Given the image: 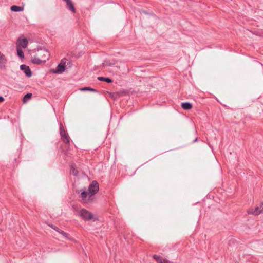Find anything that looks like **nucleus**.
Listing matches in <instances>:
<instances>
[{
    "instance_id": "nucleus-14",
    "label": "nucleus",
    "mask_w": 263,
    "mask_h": 263,
    "mask_svg": "<svg viewBox=\"0 0 263 263\" xmlns=\"http://www.w3.org/2000/svg\"><path fill=\"white\" fill-rule=\"evenodd\" d=\"M7 60L4 55L0 57V69H5L6 67Z\"/></svg>"
},
{
    "instance_id": "nucleus-17",
    "label": "nucleus",
    "mask_w": 263,
    "mask_h": 263,
    "mask_svg": "<svg viewBox=\"0 0 263 263\" xmlns=\"http://www.w3.org/2000/svg\"><path fill=\"white\" fill-rule=\"evenodd\" d=\"M55 231L58 232V233H59L60 234H61V235H62L64 237L67 238H69L68 237V236H69V234L65 232L64 231L61 230V229H60L59 228H58L57 227H55V228L54 229V230Z\"/></svg>"
},
{
    "instance_id": "nucleus-18",
    "label": "nucleus",
    "mask_w": 263,
    "mask_h": 263,
    "mask_svg": "<svg viewBox=\"0 0 263 263\" xmlns=\"http://www.w3.org/2000/svg\"><path fill=\"white\" fill-rule=\"evenodd\" d=\"M16 50L17 56L21 59H23L24 58V54L23 51L20 48V47L18 46H17L16 47Z\"/></svg>"
},
{
    "instance_id": "nucleus-33",
    "label": "nucleus",
    "mask_w": 263,
    "mask_h": 263,
    "mask_svg": "<svg viewBox=\"0 0 263 263\" xmlns=\"http://www.w3.org/2000/svg\"><path fill=\"white\" fill-rule=\"evenodd\" d=\"M142 12L145 14H147V13L145 11H142Z\"/></svg>"
},
{
    "instance_id": "nucleus-1",
    "label": "nucleus",
    "mask_w": 263,
    "mask_h": 263,
    "mask_svg": "<svg viewBox=\"0 0 263 263\" xmlns=\"http://www.w3.org/2000/svg\"><path fill=\"white\" fill-rule=\"evenodd\" d=\"M99 190V183L96 180L92 181L89 185L88 191L82 189L81 191V197L84 203H92L95 200V195Z\"/></svg>"
},
{
    "instance_id": "nucleus-3",
    "label": "nucleus",
    "mask_w": 263,
    "mask_h": 263,
    "mask_svg": "<svg viewBox=\"0 0 263 263\" xmlns=\"http://www.w3.org/2000/svg\"><path fill=\"white\" fill-rule=\"evenodd\" d=\"M42 52L44 53V57H42V58L40 59L39 57H35L33 59H32L31 62L32 63L37 65H41L43 63H45L47 60H48L49 57V51L45 49H43L42 50Z\"/></svg>"
},
{
    "instance_id": "nucleus-20",
    "label": "nucleus",
    "mask_w": 263,
    "mask_h": 263,
    "mask_svg": "<svg viewBox=\"0 0 263 263\" xmlns=\"http://www.w3.org/2000/svg\"><path fill=\"white\" fill-rule=\"evenodd\" d=\"M81 91H96V90L91 88L90 87H85L79 89Z\"/></svg>"
},
{
    "instance_id": "nucleus-26",
    "label": "nucleus",
    "mask_w": 263,
    "mask_h": 263,
    "mask_svg": "<svg viewBox=\"0 0 263 263\" xmlns=\"http://www.w3.org/2000/svg\"><path fill=\"white\" fill-rule=\"evenodd\" d=\"M160 263H176V262H173L172 261H170L169 260L167 259H165L163 262H160Z\"/></svg>"
},
{
    "instance_id": "nucleus-23",
    "label": "nucleus",
    "mask_w": 263,
    "mask_h": 263,
    "mask_svg": "<svg viewBox=\"0 0 263 263\" xmlns=\"http://www.w3.org/2000/svg\"><path fill=\"white\" fill-rule=\"evenodd\" d=\"M253 208H250L248 210V213L249 214H252L255 215V212H254Z\"/></svg>"
},
{
    "instance_id": "nucleus-32",
    "label": "nucleus",
    "mask_w": 263,
    "mask_h": 263,
    "mask_svg": "<svg viewBox=\"0 0 263 263\" xmlns=\"http://www.w3.org/2000/svg\"><path fill=\"white\" fill-rule=\"evenodd\" d=\"M13 160H14V161L16 162V160H17V158L16 157H14L13 158Z\"/></svg>"
},
{
    "instance_id": "nucleus-25",
    "label": "nucleus",
    "mask_w": 263,
    "mask_h": 263,
    "mask_svg": "<svg viewBox=\"0 0 263 263\" xmlns=\"http://www.w3.org/2000/svg\"><path fill=\"white\" fill-rule=\"evenodd\" d=\"M150 81L152 82H157L158 81L159 82L161 80L160 79H157V78H156L155 77H152L151 78Z\"/></svg>"
},
{
    "instance_id": "nucleus-34",
    "label": "nucleus",
    "mask_w": 263,
    "mask_h": 263,
    "mask_svg": "<svg viewBox=\"0 0 263 263\" xmlns=\"http://www.w3.org/2000/svg\"><path fill=\"white\" fill-rule=\"evenodd\" d=\"M4 55V54H3L1 52H0V57H1V56H3Z\"/></svg>"
},
{
    "instance_id": "nucleus-30",
    "label": "nucleus",
    "mask_w": 263,
    "mask_h": 263,
    "mask_svg": "<svg viewBox=\"0 0 263 263\" xmlns=\"http://www.w3.org/2000/svg\"><path fill=\"white\" fill-rule=\"evenodd\" d=\"M198 141V138H196L193 141V143H195L196 142H197Z\"/></svg>"
},
{
    "instance_id": "nucleus-31",
    "label": "nucleus",
    "mask_w": 263,
    "mask_h": 263,
    "mask_svg": "<svg viewBox=\"0 0 263 263\" xmlns=\"http://www.w3.org/2000/svg\"><path fill=\"white\" fill-rule=\"evenodd\" d=\"M256 35H258V36H263V35H262V34H260V33H256Z\"/></svg>"
},
{
    "instance_id": "nucleus-16",
    "label": "nucleus",
    "mask_w": 263,
    "mask_h": 263,
    "mask_svg": "<svg viewBox=\"0 0 263 263\" xmlns=\"http://www.w3.org/2000/svg\"><path fill=\"white\" fill-rule=\"evenodd\" d=\"M32 96V93H26L23 98L22 102L24 104L26 103L29 100H30Z\"/></svg>"
},
{
    "instance_id": "nucleus-27",
    "label": "nucleus",
    "mask_w": 263,
    "mask_h": 263,
    "mask_svg": "<svg viewBox=\"0 0 263 263\" xmlns=\"http://www.w3.org/2000/svg\"><path fill=\"white\" fill-rule=\"evenodd\" d=\"M49 226L50 228H51L52 229H53V230H54V229H55V227H57V226H54V225H53V224H49Z\"/></svg>"
},
{
    "instance_id": "nucleus-28",
    "label": "nucleus",
    "mask_w": 263,
    "mask_h": 263,
    "mask_svg": "<svg viewBox=\"0 0 263 263\" xmlns=\"http://www.w3.org/2000/svg\"><path fill=\"white\" fill-rule=\"evenodd\" d=\"M4 101V98L3 97L0 96V103L3 102Z\"/></svg>"
},
{
    "instance_id": "nucleus-2",
    "label": "nucleus",
    "mask_w": 263,
    "mask_h": 263,
    "mask_svg": "<svg viewBox=\"0 0 263 263\" xmlns=\"http://www.w3.org/2000/svg\"><path fill=\"white\" fill-rule=\"evenodd\" d=\"M78 215L81 217L85 221L92 220L96 221L98 220L97 217L93 216L92 213L85 209H82L80 210Z\"/></svg>"
},
{
    "instance_id": "nucleus-19",
    "label": "nucleus",
    "mask_w": 263,
    "mask_h": 263,
    "mask_svg": "<svg viewBox=\"0 0 263 263\" xmlns=\"http://www.w3.org/2000/svg\"><path fill=\"white\" fill-rule=\"evenodd\" d=\"M153 258L156 261L157 263H160V262H163L165 258H163L161 257L160 256H158L156 254H154L153 256Z\"/></svg>"
},
{
    "instance_id": "nucleus-4",
    "label": "nucleus",
    "mask_w": 263,
    "mask_h": 263,
    "mask_svg": "<svg viewBox=\"0 0 263 263\" xmlns=\"http://www.w3.org/2000/svg\"><path fill=\"white\" fill-rule=\"evenodd\" d=\"M66 58H63L62 59L60 63L58 65L56 68L55 69H53L52 72L54 73L57 74H60L63 72L66 69Z\"/></svg>"
},
{
    "instance_id": "nucleus-29",
    "label": "nucleus",
    "mask_w": 263,
    "mask_h": 263,
    "mask_svg": "<svg viewBox=\"0 0 263 263\" xmlns=\"http://www.w3.org/2000/svg\"><path fill=\"white\" fill-rule=\"evenodd\" d=\"M43 49H41V52L40 53V57L42 58V57H44V53L42 52V50Z\"/></svg>"
},
{
    "instance_id": "nucleus-9",
    "label": "nucleus",
    "mask_w": 263,
    "mask_h": 263,
    "mask_svg": "<svg viewBox=\"0 0 263 263\" xmlns=\"http://www.w3.org/2000/svg\"><path fill=\"white\" fill-rule=\"evenodd\" d=\"M66 4V7L73 13L76 12V9L71 0H63Z\"/></svg>"
},
{
    "instance_id": "nucleus-15",
    "label": "nucleus",
    "mask_w": 263,
    "mask_h": 263,
    "mask_svg": "<svg viewBox=\"0 0 263 263\" xmlns=\"http://www.w3.org/2000/svg\"><path fill=\"white\" fill-rule=\"evenodd\" d=\"M23 7L17 5H13L10 7V10L13 12H20L23 10Z\"/></svg>"
},
{
    "instance_id": "nucleus-6",
    "label": "nucleus",
    "mask_w": 263,
    "mask_h": 263,
    "mask_svg": "<svg viewBox=\"0 0 263 263\" xmlns=\"http://www.w3.org/2000/svg\"><path fill=\"white\" fill-rule=\"evenodd\" d=\"M119 97L129 95L130 93H136V91L132 90V88L121 89L117 91Z\"/></svg>"
},
{
    "instance_id": "nucleus-11",
    "label": "nucleus",
    "mask_w": 263,
    "mask_h": 263,
    "mask_svg": "<svg viewBox=\"0 0 263 263\" xmlns=\"http://www.w3.org/2000/svg\"><path fill=\"white\" fill-rule=\"evenodd\" d=\"M253 209L254 212H255V216L258 215L263 213V202L260 203L259 206H256Z\"/></svg>"
},
{
    "instance_id": "nucleus-5",
    "label": "nucleus",
    "mask_w": 263,
    "mask_h": 263,
    "mask_svg": "<svg viewBox=\"0 0 263 263\" xmlns=\"http://www.w3.org/2000/svg\"><path fill=\"white\" fill-rule=\"evenodd\" d=\"M60 134L62 140L65 143H69L70 142V138L66 132V131L65 130L64 127L62 124L60 123Z\"/></svg>"
},
{
    "instance_id": "nucleus-12",
    "label": "nucleus",
    "mask_w": 263,
    "mask_h": 263,
    "mask_svg": "<svg viewBox=\"0 0 263 263\" xmlns=\"http://www.w3.org/2000/svg\"><path fill=\"white\" fill-rule=\"evenodd\" d=\"M76 165L74 163L71 164L70 165V173L71 175H73L74 176H78L79 173L78 170L76 169Z\"/></svg>"
},
{
    "instance_id": "nucleus-7",
    "label": "nucleus",
    "mask_w": 263,
    "mask_h": 263,
    "mask_svg": "<svg viewBox=\"0 0 263 263\" xmlns=\"http://www.w3.org/2000/svg\"><path fill=\"white\" fill-rule=\"evenodd\" d=\"M20 69L25 73L27 77L29 78L32 76V73L28 66L22 64L20 66Z\"/></svg>"
},
{
    "instance_id": "nucleus-8",
    "label": "nucleus",
    "mask_w": 263,
    "mask_h": 263,
    "mask_svg": "<svg viewBox=\"0 0 263 263\" xmlns=\"http://www.w3.org/2000/svg\"><path fill=\"white\" fill-rule=\"evenodd\" d=\"M17 46L22 47L23 48H26L27 47L28 41L26 38H18L17 39Z\"/></svg>"
},
{
    "instance_id": "nucleus-13",
    "label": "nucleus",
    "mask_w": 263,
    "mask_h": 263,
    "mask_svg": "<svg viewBox=\"0 0 263 263\" xmlns=\"http://www.w3.org/2000/svg\"><path fill=\"white\" fill-rule=\"evenodd\" d=\"M181 106L183 109L188 110L192 108L193 105L190 102H185L181 103Z\"/></svg>"
},
{
    "instance_id": "nucleus-22",
    "label": "nucleus",
    "mask_w": 263,
    "mask_h": 263,
    "mask_svg": "<svg viewBox=\"0 0 263 263\" xmlns=\"http://www.w3.org/2000/svg\"><path fill=\"white\" fill-rule=\"evenodd\" d=\"M66 69L71 67L73 65L72 61L67 59H66Z\"/></svg>"
},
{
    "instance_id": "nucleus-10",
    "label": "nucleus",
    "mask_w": 263,
    "mask_h": 263,
    "mask_svg": "<svg viewBox=\"0 0 263 263\" xmlns=\"http://www.w3.org/2000/svg\"><path fill=\"white\" fill-rule=\"evenodd\" d=\"M93 81H104L105 82H113V80L109 77H101V76L94 77Z\"/></svg>"
},
{
    "instance_id": "nucleus-24",
    "label": "nucleus",
    "mask_w": 263,
    "mask_h": 263,
    "mask_svg": "<svg viewBox=\"0 0 263 263\" xmlns=\"http://www.w3.org/2000/svg\"><path fill=\"white\" fill-rule=\"evenodd\" d=\"M112 64L110 63L109 61H105L103 63V66H110V65H111Z\"/></svg>"
},
{
    "instance_id": "nucleus-21",
    "label": "nucleus",
    "mask_w": 263,
    "mask_h": 263,
    "mask_svg": "<svg viewBox=\"0 0 263 263\" xmlns=\"http://www.w3.org/2000/svg\"><path fill=\"white\" fill-rule=\"evenodd\" d=\"M109 96L114 100L117 99L119 97L117 91L116 92H108Z\"/></svg>"
}]
</instances>
